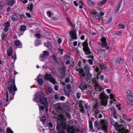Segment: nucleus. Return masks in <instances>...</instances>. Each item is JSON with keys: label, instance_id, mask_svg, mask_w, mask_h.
I'll use <instances>...</instances> for the list:
<instances>
[{"label": "nucleus", "instance_id": "1", "mask_svg": "<svg viewBox=\"0 0 133 133\" xmlns=\"http://www.w3.org/2000/svg\"><path fill=\"white\" fill-rule=\"evenodd\" d=\"M8 81L10 83L8 87V92H6V100L4 99L0 101V108L2 106L5 101L9 102V101L13 99L15 92L17 90L15 83L14 77L12 79L11 77H10Z\"/></svg>", "mask_w": 133, "mask_h": 133}, {"label": "nucleus", "instance_id": "2", "mask_svg": "<svg viewBox=\"0 0 133 133\" xmlns=\"http://www.w3.org/2000/svg\"><path fill=\"white\" fill-rule=\"evenodd\" d=\"M69 114L65 112L63 114L58 115L57 116H55L58 119V124L56 127L59 133H65V131L66 130L67 126L66 121L67 117H69Z\"/></svg>", "mask_w": 133, "mask_h": 133}, {"label": "nucleus", "instance_id": "3", "mask_svg": "<svg viewBox=\"0 0 133 133\" xmlns=\"http://www.w3.org/2000/svg\"><path fill=\"white\" fill-rule=\"evenodd\" d=\"M33 99L34 101L37 103L39 105V103H40L44 105L46 107L48 106L47 98H44L39 92H37L36 94L34 95Z\"/></svg>", "mask_w": 133, "mask_h": 133}, {"label": "nucleus", "instance_id": "4", "mask_svg": "<svg viewBox=\"0 0 133 133\" xmlns=\"http://www.w3.org/2000/svg\"><path fill=\"white\" fill-rule=\"evenodd\" d=\"M110 121L112 124L113 125L116 130L118 131L119 133H128V130L126 129V127L122 125H119L117 122H115L112 118H110Z\"/></svg>", "mask_w": 133, "mask_h": 133}, {"label": "nucleus", "instance_id": "5", "mask_svg": "<svg viewBox=\"0 0 133 133\" xmlns=\"http://www.w3.org/2000/svg\"><path fill=\"white\" fill-rule=\"evenodd\" d=\"M108 98L109 96H108L104 91H102L99 94V98L101 99V104L104 106L107 105Z\"/></svg>", "mask_w": 133, "mask_h": 133}, {"label": "nucleus", "instance_id": "6", "mask_svg": "<svg viewBox=\"0 0 133 133\" xmlns=\"http://www.w3.org/2000/svg\"><path fill=\"white\" fill-rule=\"evenodd\" d=\"M108 122L107 120L101 119L100 120L99 129H102L107 132L108 130Z\"/></svg>", "mask_w": 133, "mask_h": 133}, {"label": "nucleus", "instance_id": "7", "mask_svg": "<svg viewBox=\"0 0 133 133\" xmlns=\"http://www.w3.org/2000/svg\"><path fill=\"white\" fill-rule=\"evenodd\" d=\"M99 75V73H98V75H97L96 76V78H95L93 79H92V84L94 85L95 87V90H98L99 91H101L103 89V88L99 86L98 83V80L99 78L98 75Z\"/></svg>", "mask_w": 133, "mask_h": 133}, {"label": "nucleus", "instance_id": "8", "mask_svg": "<svg viewBox=\"0 0 133 133\" xmlns=\"http://www.w3.org/2000/svg\"><path fill=\"white\" fill-rule=\"evenodd\" d=\"M68 21L71 25L72 26L73 28L71 31L70 32L69 34L71 37L74 39H77V34L76 33V29L75 27L74 26L72 23L71 21L69 19V18L67 17Z\"/></svg>", "mask_w": 133, "mask_h": 133}, {"label": "nucleus", "instance_id": "9", "mask_svg": "<svg viewBox=\"0 0 133 133\" xmlns=\"http://www.w3.org/2000/svg\"><path fill=\"white\" fill-rule=\"evenodd\" d=\"M44 79L46 81L48 80L54 85H55L57 83L55 79L51 76V75L48 74L47 73H46L44 76Z\"/></svg>", "mask_w": 133, "mask_h": 133}, {"label": "nucleus", "instance_id": "10", "mask_svg": "<svg viewBox=\"0 0 133 133\" xmlns=\"http://www.w3.org/2000/svg\"><path fill=\"white\" fill-rule=\"evenodd\" d=\"M64 58L65 59H67L65 63L66 64L68 65L70 63L71 66H74L73 64L74 61L72 57L68 55H65L64 56Z\"/></svg>", "mask_w": 133, "mask_h": 133}, {"label": "nucleus", "instance_id": "11", "mask_svg": "<svg viewBox=\"0 0 133 133\" xmlns=\"http://www.w3.org/2000/svg\"><path fill=\"white\" fill-rule=\"evenodd\" d=\"M49 55V53L48 51H44L43 53L40 55L39 60L41 61H46L47 57Z\"/></svg>", "mask_w": 133, "mask_h": 133}, {"label": "nucleus", "instance_id": "12", "mask_svg": "<svg viewBox=\"0 0 133 133\" xmlns=\"http://www.w3.org/2000/svg\"><path fill=\"white\" fill-rule=\"evenodd\" d=\"M82 45L83 47V50L85 53L87 54H90V51L88 47V42L86 41L82 43Z\"/></svg>", "mask_w": 133, "mask_h": 133}, {"label": "nucleus", "instance_id": "13", "mask_svg": "<svg viewBox=\"0 0 133 133\" xmlns=\"http://www.w3.org/2000/svg\"><path fill=\"white\" fill-rule=\"evenodd\" d=\"M91 13L92 14V17L98 19H101V17L95 10L93 9Z\"/></svg>", "mask_w": 133, "mask_h": 133}, {"label": "nucleus", "instance_id": "14", "mask_svg": "<svg viewBox=\"0 0 133 133\" xmlns=\"http://www.w3.org/2000/svg\"><path fill=\"white\" fill-rule=\"evenodd\" d=\"M85 103L84 101H81L79 102V107L80 108V111L83 113L84 112L83 106H84Z\"/></svg>", "mask_w": 133, "mask_h": 133}, {"label": "nucleus", "instance_id": "15", "mask_svg": "<svg viewBox=\"0 0 133 133\" xmlns=\"http://www.w3.org/2000/svg\"><path fill=\"white\" fill-rule=\"evenodd\" d=\"M41 76V75H39L37 76V82L38 84L40 85H43L44 83L43 79L42 78H39V77Z\"/></svg>", "mask_w": 133, "mask_h": 133}, {"label": "nucleus", "instance_id": "16", "mask_svg": "<svg viewBox=\"0 0 133 133\" xmlns=\"http://www.w3.org/2000/svg\"><path fill=\"white\" fill-rule=\"evenodd\" d=\"M102 42L101 45L103 47H105L108 45V44L106 41V39L104 37H102L101 39Z\"/></svg>", "mask_w": 133, "mask_h": 133}, {"label": "nucleus", "instance_id": "17", "mask_svg": "<svg viewBox=\"0 0 133 133\" xmlns=\"http://www.w3.org/2000/svg\"><path fill=\"white\" fill-rule=\"evenodd\" d=\"M40 120L44 125L46 126L47 125L48 123L45 117L43 116L41 117L40 118Z\"/></svg>", "mask_w": 133, "mask_h": 133}, {"label": "nucleus", "instance_id": "18", "mask_svg": "<svg viewBox=\"0 0 133 133\" xmlns=\"http://www.w3.org/2000/svg\"><path fill=\"white\" fill-rule=\"evenodd\" d=\"M67 131L69 133H75V130L72 127L68 126L67 128Z\"/></svg>", "mask_w": 133, "mask_h": 133}, {"label": "nucleus", "instance_id": "19", "mask_svg": "<svg viewBox=\"0 0 133 133\" xmlns=\"http://www.w3.org/2000/svg\"><path fill=\"white\" fill-rule=\"evenodd\" d=\"M14 43L15 46H17L18 48H22V43L19 40H17L15 41Z\"/></svg>", "mask_w": 133, "mask_h": 133}, {"label": "nucleus", "instance_id": "20", "mask_svg": "<svg viewBox=\"0 0 133 133\" xmlns=\"http://www.w3.org/2000/svg\"><path fill=\"white\" fill-rule=\"evenodd\" d=\"M3 26L4 27V30L6 32L9 29V27L10 26V24L8 22H6L3 24Z\"/></svg>", "mask_w": 133, "mask_h": 133}, {"label": "nucleus", "instance_id": "21", "mask_svg": "<svg viewBox=\"0 0 133 133\" xmlns=\"http://www.w3.org/2000/svg\"><path fill=\"white\" fill-rule=\"evenodd\" d=\"M116 62L117 64H119L121 65L123 63V60L121 57L117 58L116 59Z\"/></svg>", "mask_w": 133, "mask_h": 133}, {"label": "nucleus", "instance_id": "22", "mask_svg": "<svg viewBox=\"0 0 133 133\" xmlns=\"http://www.w3.org/2000/svg\"><path fill=\"white\" fill-rule=\"evenodd\" d=\"M127 93L128 94L126 95V98H133V93L129 90L127 91Z\"/></svg>", "mask_w": 133, "mask_h": 133}, {"label": "nucleus", "instance_id": "23", "mask_svg": "<svg viewBox=\"0 0 133 133\" xmlns=\"http://www.w3.org/2000/svg\"><path fill=\"white\" fill-rule=\"evenodd\" d=\"M46 90L47 92L49 94L52 93L54 90L53 88L49 85H48L47 86Z\"/></svg>", "mask_w": 133, "mask_h": 133}, {"label": "nucleus", "instance_id": "24", "mask_svg": "<svg viewBox=\"0 0 133 133\" xmlns=\"http://www.w3.org/2000/svg\"><path fill=\"white\" fill-rule=\"evenodd\" d=\"M110 96L111 99L112 100L110 101L111 104L114 102V103H115V102H116V100L114 99V95L112 94H110Z\"/></svg>", "mask_w": 133, "mask_h": 133}, {"label": "nucleus", "instance_id": "25", "mask_svg": "<svg viewBox=\"0 0 133 133\" xmlns=\"http://www.w3.org/2000/svg\"><path fill=\"white\" fill-rule=\"evenodd\" d=\"M89 127L90 128V130L92 132H94L95 131L93 129L92 122L90 120L89 121Z\"/></svg>", "mask_w": 133, "mask_h": 133}, {"label": "nucleus", "instance_id": "26", "mask_svg": "<svg viewBox=\"0 0 133 133\" xmlns=\"http://www.w3.org/2000/svg\"><path fill=\"white\" fill-rule=\"evenodd\" d=\"M87 87V85L84 82L82 83L79 86V88L82 90H85Z\"/></svg>", "mask_w": 133, "mask_h": 133}, {"label": "nucleus", "instance_id": "27", "mask_svg": "<svg viewBox=\"0 0 133 133\" xmlns=\"http://www.w3.org/2000/svg\"><path fill=\"white\" fill-rule=\"evenodd\" d=\"M13 52L12 48V47H10L7 51V54L8 55L10 56L11 55Z\"/></svg>", "mask_w": 133, "mask_h": 133}, {"label": "nucleus", "instance_id": "28", "mask_svg": "<svg viewBox=\"0 0 133 133\" xmlns=\"http://www.w3.org/2000/svg\"><path fill=\"white\" fill-rule=\"evenodd\" d=\"M128 103L132 105H133V97L127 98Z\"/></svg>", "mask_w": 133, "mask_h": 133}, {"label": "nucleus", "instance_id": "29", "mask_svg": "<svg viewBox=\"0 0 133 133\" xmlns=\"http://www.w3.org/2000/svg\"><path fill=\"white\" fill-rule=\"evenodd\" d=\"M87 75L86 76V78L87 79H89L91 78V75L90 72L88 71L87 70Z\"/></svg>", "mask_w": 133, "mask_h": 133}, {"label": "nucleus", "instance_id": "30", "mask_svg": "<svg viewBox=\"0 0 133 133\" xmlns=\"http://www.w3.org/2000/svg\"><path fill=\"white\" fill-rule=\"evenodd\" d=\"M114 109V111L113 112V117L115 119H117L118 117V115L117 114L116 111L115 110V109L114 108H113Z\"/></svg>", "mask_w": 133, "mask_h": 133}, {"label": "nucleus", "instance_id": "31", "mask_svg": "<svg viewBox=\"0 0 133 133\" xmlns=\"http://www.w3.org/2000/svg\"><path fill=\"white\" fill-rule=\"evenodd\" d=\"M122 117L126 121L129 122L131 121V119L127 117L124 114H123L122 115Z\"/></svg>", "mask_w": 133, "mask_h": 133}, {"label": "nucleus", "instance_id": "32", "mask_svg": "<svg viewBox=\"0 0 133 133\" xmlns=\"http://www.w3.org/2000/svg\"><path fill=\"white\" fill-rule=\"evenodd\" d=\"M15 2L14 0H8V5L9 6H12L14 4Z\"/></svg>", "mask_w": 133, "mask_h": 133}, {"label": "nucleus", "instance_id": "33", "mask_svg": "<svg viewBox=\"0 0 133 133\" xmlns=\"http://www.w3.org/2000/svg\"><path fill=\"white\" fill-rule=\"evenodd\" d=\"M44 45L45 47H47L48 48H50L51 46V43L49 42L45 43Z\"/></svg>", "mask_w": 133, "mask_h": 133}, {"label": "nucleus", "instance_id": "34", "mask_svg": "<svg viewBox=\"0 0 133 133\" xmlns=\"http://www.w3.org/2000/svg\"><path fill=\"white\" fill-rule=\"evenodd\" d=\"M79 72L81 75V77L84 78L85 76V74L84 73V71L83 69H81L79 70Z\"/></svg>", "mask_w": 133, "mask_h": 133}, {"label": "nucleus", "instance_id": "35", "mask_svg": "<svg viewBox=\"0 0 133 133\" xmlns=\"http://www.w3.org/2000/svg\"><path fill=\"white\" fill-rule=\"evenodd\" d=\"M107 2L106 0H103L100 2L98 4V5L99 6H101Z\"/></svg>", "mask_w": 133, "mask_h": 133}, {"label": "nucleus", "instance_id": "36", "mask_svg": "<svg viewBox=\"0 0 133 133\" xmlns=\"http://www.w3.org/2000/svg\"><path fill=\"white\" fill-rule=\"evenodd\" d=\"M12 19L13 21L17 19L18 18L16 14L13 15L12 16Z\"/></svg>", "mask_w": 133, "mask_h": 133}, {"label": "nucleus", "instance_id": "37", "mask_svg": "<svg viewBox=\"0 0 133 133\" xmlns=\"http://www.w3.org/2000/svg\"><path fill=\"white\" fill-rule=\"evenodd\" d=\"M33 4L32 3L30 4L27 7V9H29L30 11H32L33 8Z\"/></svg>", "mask_w": 133, "mask_h": 133}, {"label": "nucleus", "instance_id": "38", "mask_svg": "<svg viewBox=\"0 0 133 133\" xmlns=\"http://www.w3.org/2000/svg\"><path fill=\"white\" fill-rule=\"evenodd\" d=\"M26 26L25 25H22L21 26L20 28V30L23 32L24 31L26 30Z\"/></svg>", "mask_w": 133, "mask_h": 133}, {"label": "nucleus", "instance_id": "39", "mask_svg": "<svg viewBox=\"0 0 133 133\" xmlns=\"http://www.w3.org/2000/svg\"><path fill=\"white\" fill-rule=\"evenodd\" d=\"M39 131L41 132H45V133H46L47 132L49 131L48 130H45V131H44V129L42 127H40L39 129Z\"/></svg>", "mask_w": 133, "mask_h": 133}, {"label": "nucleus", "instance_id": "40", "mask_svg": "<svg viewBox=\"0 0 133 133\" xmlns=\"http://www.w3.org/2000/svg\"><path fill=\"white\" fill-rule=\"evenodd\" d=\"M87 3L90 6H93L95 5L94 3L93 2L90 0H88L87 1Z\"/></svg>", "mask_w": 133, "mask_h": 133}, {"label": "nucleus", "instance_id": "41", "mask_svg": "<svg viewBox=\"0 0 133 133\" xmlns=\"http://www.w3.org/2000/svg\"><path fill=\"white\" fill-rule=\"evenodd\" d=\"M121 6V4H119L118 5V6L117 7L116 9L115 10V13H117L118 12L120 9V7Z\"/></svg>", "mask_w": 133, "mask_h": 133}, {"label": "nucleus", "instance_id": "42", "mask_svg": "<svg viewBox=\"0 0 133 133\" xmlns=\"http://www.w3.org/2000/svg\"><path fill=\"white\" fill-rule=\"evenodd\" d=\"M125 26L122 24H119L118 25V27L119 29H124L125 28Z\"/></svg>", "mask_w": 133, "mask_h": 133}, {"label": "nucleus", "instance_id": "43", "mask_svg": "<svg viewBox=\"0 0 133 133\" xmlns=\"http://www.w3.org/2000/svg\"><path fill=\"white\" fill-rule=\"evenodd\" d=\"M6 132L7 133H14L13 131L9 128H7Z\"/></svg>", "mask_w": 133, "mask_h": 133}, {"label": "nucleus", "instance_id": "44", "mask_svg": "<svg viewBox=\"0 0 133 133\" xmlns=\"http://www.w3.org/2000/svg\"><path fill=\"white\" fill-rule=\"evenodd\" d=\"M41 43V42L40 40H37L35 44V45L38 46L40 45Z\"/></svg>", "mask_w": 133, "mask_h": 133}, {"label": "nucleus", "instance_id": "45", "mask_svg": "<svg viewBox=\"0 0 133 133\" xmlns=\"http://www.w3.org/2000/svg\"><path fill=\"white\" fill-rule=\"evenodd\" d=\"M93 110L96 115H97L98 113H99L100 112L98 108L93 109Z\"/></svg>", "mask_w": 133, "mask_h": 133}, {"label": "nucleus", "instance_id": "46", "mask_svg": "<svg viewBox=\"0 0 133 133\" xmlns=\"http://www.w3.org/2000/svg\"><path fill=\"white\" fill-rule=\"evenodd\" d=\"M12 58L14 59V63L16 59V54L13 55L12 56Z\"/></svg>", "mask_w": 133, "mask_h": 133}, {"label": "nucleus", "instance_id": "47", "mask_svg": "<svg viewBox=\"0 0 133 133\" xmlns=\"http://www.w3.org/2000/svg\"><path fill=\"white\" fill-rule=\"evenodd\" d=\"M98 103L97 102L96 103L95 105L93 106L92 108L93 109H97L98 108Z\"/></svg>", "mask_w": 133, "mask_h": 133}, {"label": "nucleus", "instance_id": "48", "mask_svg": "<svg viewBox=\"0 0 133 133\" xmlns=\"http://www.w3.org/2000/svg\"><path fill=\"white\" fill-rule=\"evenodd\" d=\"M115 32V34L119 36L121 35L122 34V33L121 32L119 31Z\"/></svg>", "mask_w": 133, "mask_h": 133}, {"label": "nucleus", "instance_id": "49", "mask_svg": "<svg viewBox=\"0 0 133 133\" xmlns=\"http://www.w3.org/2000/svg\"><path fill=\"white\" fill-rule=\"evenodd\" d=\"M81 94L80 92H78L77 94V97L78 99L81 96Z\"/></svg>", "mask_w": 133, "mask_h": 133}, {"label": "nucleus", "instance_id": "50", "mask_svg": "<svg viewBox=\"0 0 133 133\" xmlns=\"http://www.w3.org/2000/svg\"><path fill=\"white\" fill-rule=\"evenodd\" d=\"M39 109L40 111L41 110H43L45 109V107L44 106H41L39 107Z\"/></svg>", "mask_w": 133, "mask_h": 133}, {"label": "nucleus", "instance_id": "51", "mask_svg": "<svg viewBox=\"0 0 133 133\" xmlns=\"http://www.w3.org/2000/svg\"><path fill=\"white\" fill-rule=\"evenodd\" d=\"M52 57L54 61H57V58L55 54H53L52 55Z\"/></svg>", "mask_w": 133, "mask_h": 133}, {"label": "nucleus", "instance_id": "52", "mask_svg": "<svg viewBox=\"0 0 133 133\" xmlns=\"http://www.w3.org/2000/svg\"><path fill=\"white\" fill-rule=\"evenodd\" d=\"M88 62L89 63V64L91 65H92L93 64L92 61L91 59H89L88 60Z\"/></svg>", "mask_w": 133, "mask_h": 133}, {"label": "nucleus", "instance_id": "53", "mask_svg": "<svg viewBox=\"0 0 133 133\" xmlns=\"http://www.w3.org/2000/svg\"><path fill=\"white\" fill-rule=\"evenodd\" d=\"M98 125V122L97 121H95V124H94V127H95L96 128H97Z\"/></svg>", "mask_w": 133, "mask_h": 133}, {"label": "nucleus", "instance_id": "54", "mask_svg": "<svg viewBox=\"0 0 133 133\" xmlns=\"http://www.w3.org/2000/svg\"><path fill=\"white\" fill-rule=\"evenodd\" d=\"M102 52H103V54H105V52L104 50H102L101 49H100L99 50V53L100 54H101Z\"/></svg>", "mask_w": 133, "mask_h": 133}, {"label": "nucleus", "instance_id": "55", "mask_svg": "<svg viewBox=\"0 0 133 133\" xmlns=\"http://www.w3.org/2000/svg\"><path fill=\"white\" fill-rule=\"evenodd\" d=\"M58 86L57 85H55L54 87V89L56 91L58 90Z\"/></svg>", "mask_w": 133, "mask_h": 133}, {"label": "nucleus", "instance_id": "56", "mask_svg": "<svg viewBox=\"0 0 133 133\" xmlns=\"http://www.w3.org/2000/svg\"><path fill=\"white\" fill-rule=\"evenodd\" d=\"M120 104L119 103L116 105V106L118 108V109L119 110H120L121 109V107H120Z\"/></svg>", "mask_w": 133, "mask_h": 133}, {"label": "nucleus", "instance_id": "57", "mask_svg": "<svg viewBox=\"0 0 133 133\" xmlns=\"http://www.w3.org/2000/svg\"><path fill=\"white\" fill-rule=\"evenodd\" d=\"M47 14L48 16L50 17H51V13L49 11H48L47 12Z\"/></svg>", "mask_w": 133, "mask_h": 133}, {"label": "nucleus", "instance_id": "58", "mask_svg": "<svg viewBox=\"0 0 133 133\" xmlns=\"http://www.w3.org/2000/svg\"><path fill=\"white\" fill-rule=\"evenodd\" d=\"M62 40L61 38H58L57 41H58V43H61L62 42Z\"/></svg>", "mask_w": 133, "mask_h": 133}, {"label": "nucleus", "instance_id": "59", "mask_svg": "<svg viewBox=\"0 0 133 133\" xmlns=\"http://www.w3.org/2000/svg\"><path fill=\"white\" fill-rule=\"evenodd\" d=\"M36 36L37 38H40L41 36V35L39 34H36Z\"/></svg>", "mask_w": 133, "mask_h": 133}, {"label": "nucleus", "instance_id": "60", "mask_svg": "<svg viewBox=\"0 0 133 133\" xmlns=\"http://www.w3.org/2000/svg\"><path fill=\"white\" fill-rule=\"evenodd\" d=\"M26 16L29 18H30L31 17V15L29 14V13H26Z\"/></svg>", "mask_w": 133, "mask_h": 133}, {"label": "nucleus", "instance_id": "61", "mask_svg": "<svg viewBox=\"0 0 133 133\" xmlns=\"http://www.w3.org/2000/svg\"><path fill=\"white\" fill-rule=\"evenodd\" d=\"M54 98L55 99H57L59 98V96L58 95L56 94L54 96Z\"/></svg>", "mask_w": 133, "mask_h": 133}, {"label": "nucleus", "instance_id": "62", "mask_svg": "<svg viewBox=\"0 0 133 133\" xmlns=\"http://www.w3.org/2000/svg\"><path fill=\"white\" fill-rule=\"evenodd\" d=\"M48 124L49 125V126L50 127H52V126L53 125L51 122H49Z\"/></svg>", "mask_w": 133, "mask_h": 133}, {"label": "nucleus", "instance_id": "63", "mask_svg": "<svg viewBox=\"0 0 133 133\" xmlns=\"http://www.w3.org/2000/svg\"><path fill=\"white\" fill-rule=\"evenodd\" d=\"M66 87L68 89H70L71 88L70 85L69 84H67L66 85Z\"/></svg>", "mask_w": 133, "mask_h": 133}, {"label": "nucleus", "instance_id": "64", "mask_svg": "<svg viewBox=\"0 0 133 133\" xmlns=\"http://www.w3.org/2000/svg\"><path fill=\"white\" fill-rule=\"evenodd\" d=\"M58 50L59 51V52L61 53V54H62L63 53V50L61 49H59Z\"/></svg>", "mask_w": 133, "mask_h": 133}]
</instances>
